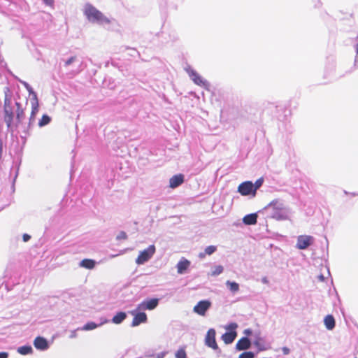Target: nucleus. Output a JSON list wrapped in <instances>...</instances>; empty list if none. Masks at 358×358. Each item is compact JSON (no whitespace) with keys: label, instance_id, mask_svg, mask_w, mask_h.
<instances>
[{"label":"nucleus","instance_id":"obj_12","mask_svg":"<svg viewBox=\"0 0 358 358\" xmlns=\"http://www.w3.org/2000/svg\"><path fill=\"white\" fill-rule=\"evenodd\" d=\"M148 322V316L146 313L141 310L138 314L135 315L133 318L131 327H135L139 326L141 324L146 323Z\"/></svg>","mask_w":358,"mask_h":358},{"label":"nucleus","instance_id":"obj_8","mask_svg":"<svg viewBox=\"0 0 358 358\" xmlns=\"http://www.w3.org/2000/svg\"><path fill=\"white\" fill-rule=\"evenodd\" d=\"M314 238L312 236L300 235L297 237L296 248L299 250H306L313 244Z\"/></svg>","mask_w":358,"mask_h":358},{"label":"nucleus","instance_id":"obj_7","mask_svg":"<svg viewBox=\"0 0 358 358\" xmlns=\"http://www.w3.org/2000/svg\"><path fill=\"white\" fill-rule=\"evenodd\" d=\"M238 192L242 196H251L252 197H255L257 194L253 182L250 180L241 182L238 187Z\"/></svg>","mask_w":358,"mask_h":358},{"label":"nucleus","instance_id":"obj_51","mask_svg":"<svg viewBox=\"0 0 358 358\" xmlns=\"http://www.w3.org/2000/svg\"><path fill=\"white\" fill-rule=\"evenodd\" d=\"M262 281L263 283H267L268 282V280H267V278L266 277L263 278Z\"/></svg>","mask_w":358,"mask_h":358},{"label":"nucleus","instance_id":"obj_18","mask_svg":"<svg viewBox=\"0 0 358 358\" xmlns=\"http://www.w3.org/2000/svg\"><path fill=\"white\" fill-rule=\"evenodd\" d=\"M78 264L80 267L92 270L95 268V266L97 264V262H96V260L92 259H83L79 262Z\"/></svg>","mask_w":358,"mask_h":358},{"label":"nucleus","instance_id":"obj_22","mask_svg":"<svg viewBox=\"0 0 358 358\" xmlns=\"http://www.w3.org/2000/svg\"><path fill=\"white\" fill-rule=\"evenodd\" d=\"M127 317V313L124 311H118L111 319V322L115 324H120Z\"/></svg>","mask_w":358,"mask_h":358},{"label":"nucleus","instance_id":"obj_26","mask_svg":"<svg viewBox=\"0 0 358 358\" xmlns=\"http://www.w3.org/2000/svg\"><path fill=\"white\" fill-rule=\"evenodd\" d=\"M51 122V117L47 115L44 114L43 115L42 117L38 121V126L39 127H43L46 125H48Z\"/></svg>","mask_w":358,"mask_h":358},{"label":"nucleus","instance_id":"obj_41","mask_svg":"<svg viewBox=\"0 0 358 358\" xmlns=\"http://www.w3.org/2000/svg\"><path fill=\"white\" fill-rule=\"evenodd\" d=\"M9 353L8 352H0V358H8Z\"/></svg>","mask_w":358,"mask_h":358},{"label":"nucleus","instance_id":"obj_39","mask_svg":"<svg viewBox=\"0 0 358 358\" xmlns=\"http://www.w3.org/2000/svg\"><path fill=\"white\" fill-rule=\"evenodd\" d=\"M281 350L284 355H288L290 353L289 348L286 346L282 347Z\"/></svg>","mask_w":358,"mask_h":358},{"label":"nucleus","instance_id":"obj_1","mask_svg":"<svg viewBox=\"0 0 358 358\" xmlns=\"http://www.w3.org/2000/svg\"><path fill=\"white\" fill-rule=\"evenodd\" d=\"M83 13L87 20L91 23L99 25L108 24L110 23V19L90 3L85 4Z\"/></svg>","mask_w":358,"mask_h":358},{"label":"nucleus","instance_id":"obj_40","mask_svg":"<svg viewBox=\"0 0 358 358\" xmlns=\"http://www.w3.org/2000/svg\"><path fill=\"white\" fill-rule=\"evenodd\" d=\"M31 236L28 234H24L22 235V240L24 242H28L31 239Z\"/></svg>","mask_w":358,"mask_h":358},{"label":"nucleus","instance_id":"obj_38","mask_svg":"<svg viewBox=\"0 0 358 358\" xmlns=\"http://www.w3.org/2000/svg\"><path fill=\"white\" fill-rule=\"evenodd\" d=\"M141 310H143L142 309H138V305L136 308H135L134 310L129 311V313L131 314V315H133L134 317L135 315L138 314Z\"/></svg>","mask_w":358,"mask_h":358},{"label":"nucleus","instance_id":"obj_5","mask_svg":"<svg viewBox=\"0 0 358 358\" xmlns=\"http://www.w3.org/2000/svg\"><path fill=\"white\" fill-rule=\"evenodd\" d=\"M187 72L194 84L210 91V83L207 80L202 78L195 70L189 69L187 70Z\"/></svg>","mask_w":358,"mask_h":358},{"label":"nucleus","instance_id":"obj_4","mask_svg":"<svg viewBox=\"0 0 358 358\" xmlns=\"http://www.w3.org/2000/svg\"><path fill=\"white\" fill-rule=\"evenodd\" d=\"M155 251L156 248L155 245H149L146 249L139 252L138 257L136 259V263L138 265L144 264L152 257Z\"/></svg>","mask_w":358,"mask_h":358},{"label":"nucleus","instance_id":"obj_3","mask_svg":"<svg viewBox=\"0 0 358 358\" xmlns=\"http://www.w3.org/2000/svg\"><path fill=\"white\" fill-rule=\"evenodd\" d=\"M271 208H272L271 212L269 213V215H268L271 218L278 221L288 220L289 215L287 208H286L283 203H280L278 199H275L271 201L263 208L262 212H268ZM261 212L262 210L259 211V213Z\"/></svg>","mask_w":358,"mask_h":358},{"label":"nucleus","instance_id":"obj_21","mask_svg":"<svg viewBox=\"0 0 358 358\" xmlns=\"http://www.w3.org/2000/svg\"><path fill=\"white\" fill-rule=\"evenodd\" d=\"M324 324L327 329L331 331L336 327V320L332 315H327L324 318Z\"/></svg>","mask_w":358,"mask_h":358},{"label":"nucleus","instance_id":"obj_20","mask_svg":"<svg viewBox=\"0 0 358 358\" xmlns=\"http://www.w3.org/2000/svg\"><path fill=\"white\" fill-rule=\"evenodd\" d=\"M190 265V262L186 259H182L178 262L177 264L176 268L178 270V273L180 274H183L185 273L187 269Z\"/></svg>","mask_w":358,"mask_h":358},{"label":"nucleus","instance_id":"obj_33","mask_svg":"<svg viewBox=\"0 0 358 358\" xmlns=\"http://www.w3.org/2000/svg\"><path fill=\"white\" fill-rule=\"evenodd\" d=\"M264 178H259L257 179L255 183H253V187L255 188V192H257V189L262 187L264 183Z\"/></svg>","mask_w":358,"mask_h":358},{"label":"nucleus","instance_id":"obj_15","mask_svg":"<svg viewBox=\"0 0 358 358\" xmlns=\"http://www.w3.org/2000/svg\"><path fill=\"white\" fill-rule=\"evenodd\" d=\"M16 106V113H15V127H17L18 124H21L22 120L25 117L24 109L22 108V104L20 102L16 101L15 103Z\"/></svg>","mask_w":358,"mask_h":358},{"label":"nucleus","instance_id":"obj_24","mask_svg":"<svg viewBox=\"0 0 358 358\" xmlns=\"http://www.w3.org/2000/svg\"><path fill=\"white\" fill-rule=\"evenodd\" d=\"M226 285L232 293H236L239 290V284L235 281L227 280Z\"/></svg>","mask_w":358,"mask_h":358},{"label":"nucleus","instance_id":"obj_9","mask_svg":"<svg viewBox=\"0 0 358 358\" xmlns=\"http://www.w3.org/2000/svg\"><path fill=\"white\" fill-rule=\"evenodd\" d=\"M211 302L208 299L201 300L194 306L193 310L198 315L204 316L206 315V312L211 307Z\"/></svg>","mask_w":358,"mask_h":358},{"label":"nucleus","instance_id":"obj_6","mask_svg":"<svg viewBox=\"0 0 358 358\" xmlns=\"http://www.w3.org/2000/svg\"><path fill=\"white\" fill-rule=\"evenodd\" d=\"M215 336V330L213 328L209 329L205 337V345L214 350L217 354H220L221 353V350L217 345Z\"/></svg>","mask_w":358,"mask_h":358},{"label":"nucleus","instance_id":"obj_48","mask_svg":"<svg viewBox=\"0 0 358 358\" xmlns=\"http://www.w3.org/2000/svg\"><path fill=\"white\" fill-rule=\"evenodd\" d=\"M206 254L205 252V251L203 252H200L198 255V257L200 258V259H203L205 257H206Z\"/></svg>","mask_w":358,"mask_h":358},{"label":"nucleus","instance_id":"obj_32","mask_svg":"<svg viewBox=\"0 0 358 358\" xmlns=\"http://www.w3.org/2000/svg\"><path fill=\"white\" fill-rule=\"evenodd\" d=\"M217 250V247L215 245H209V246H207L206 248H205V252L206 255H213L214 252H215Z\"/></svg>","mask_w":358,"mask_h":358},{"label":"nucleus","instance_id":"obj_10","mask_svg":"<svg viewBox=\"0 0 358 358\" xmlns=\"http://www.w3.org/2000/svg\"><path fill=\"white\" fill-rule=\"evenodd\" d=\"M159 303V299L158 298H147L138 304V309L152 310L157 307Z\"/></svg>","mask_w":358,"mask_h":358},{"label":"nucleus","instance_id":"obj_46","mask_svg":"<svg viewBox=\"0 0 358 358\" xmlns=\"http://www.w3.org/2000/svg\"><path fill=\"white\" fill-rule=\"evenodd\" d=\"M18 171H19V167H17L16 171H15V176L13 178V187L14 188V185H15V180H16V178L18 176Z\"/></svg>","mask_w":358,"mask_h":358},{"label":"nucleus","instance_id":"obj_34","mask_svg":"<svg viewBox=\"0 0 358 358\" xmlns=\"http://www.w3.org/2000/svg\"><path fill=\"white\" fill-rule=\"evenodd\" d=\"M223 270H224V268H223L222 266H221V265L216 266L215 267V269L212 272V275H215V276L218 275L223 272Z\"/></svg>","mask_w":358,"mask_h":358},{"label":"nucleus","instance_id":"obj_31","mask_svg":"<svg viewBox=\"0 0 358 358\" xmlns=\"http://www.w3.org/2000/svg\"><path fill=\"white\" fill-rule=\"evenodd\" d=\"M225 328L227 329V331L236 332L238 324L236 322H231L227 326H226Z\"/></svg>","mask_w":358,"mask_h":358},{"label":"nucleus","instance_id":"obj_25","mask_svg":"<svg viewBox=\"0 0 358 358\" xmlns=\"http://www.w3.org/2000/svg\"><path fill=\"white\" fill-rule=\"evenodd\" d=\"M100 324H97L94 322H88L85 324L83 327L80 328L81 330L83 331H91L97 328Z\"/></svg>","mask_w":358,"mask_h":358},{"label":"nucleus","instance_id":"obj_44","mask_svg":"<svg viewBox=\"0 0 358 358\" xmlns=\"http://www.w3.org/2000/svg\"><path fill=\"white\" fill-rule=\"evenodd\" d=\"M252 330L251 329H246L244 330V334H245L247 337H248L249 336L252 335Z\"/></svg>","mask_w":358,"mask_h":358},{"label":"nucleus","instance_id":"obj_2","mask_svg":"<svg viewBox=\"0 0 358 358\" xmlns=\"http://www.w3.org/2000/svg\"><path fill=\"white\" fill-rule=\"evenodd\" d=\"M4 104H3V120L9 131H13L14 127L15 113L12 104V94L10 89L6 87L4 90Z\"/></svg>","mask_w":358,"mask_h":358},{"label":"nucleus","instance_id":"obj_13","mask_svg":"<svg viewBox=\"0 0 358 358\" xmlns=\"http://www.w3.org/2000/svg\"><path fill=\"white\" fill-rule=\"evenodd\" d=\"M38 112V102L36 94H34V101H31V112L29 117V127H31L35 120V117Z\"/></svg>","mask_w":358,"mask_h":358},{"label":"nucleus","instance_id":"obj_29","mask_svg":"<svg viewBox=\"0 0 358 358\" xmlns=\"http://www.w3.org/2000/svg\"><path fill=\"white\" fill-rule=\"evenodd\" d=\"M255 353L252 351L243 352L239 355L238 358H255Z\"/></svg>","mask_w":358,"mask_h":358},{"label":"nucleus","instance_id":"obj_19","mask_svg":"<svg viewBox=\"0 0 358 358\" xmlns=\"http://www.w3.org/2000/svg\"><path fill=\"white\" fill-rule=\"evenodd\" d=\"M237 336V332L226 331L222 335V340L227 345L231 344Z\"/></svg>","mask_w":358,"mask_h":358},{"label":"nucleus","instance_id":"obj_49","mask_svg":"<svg viewBox=\"0 0 358 358\" xmlns=\"http://www.w3.org/2000/svg\"><path fill=\"white\" fill-rule=\"evenodd\" d=\"M322 6V2L320 0H317L316 4L315 5V7H320Z\"/></svg>","mask_w":358,"mask_h":358},{"label":"nucleus","instance_id":"obj_16","mask_svg":"<svg viewBox=\"0 0 358 358\" xmlns=\"http://www.w3.org/2000/svg\"><path fill=\"white\" fill-rule=\"evenodd\" d=\"M185 180V176L183 174L179 173L174 175L170 178L169 186L171 188H176L181 185Z\"/></svg>","mask_w":358,"mask_h":358},{"label":"nucleus","instance_id":"obj_36","mask_svg":"<svg viewBox=\"0 0 358 358\" xmlns=\"http://www.w3.org/2000/svg\"><path fill=\"white\" fill-rule=\"evenodd\" d=\"M31 127H29V125L27 126V128H25L23 131H22V135H21V138L22 139H24V143H25L26 141V139L27 138V136H29L30 135L29 134V130L31 129Z\"/></svg>","mask_w":358,"mask_h":358},{"label":"nucleus","instance_id":"obj_52","mask_svg":"<svg viewBox=\"0 0 358 358\" xmlns=\"http://www.w3.org/2000/svg\"><path fill=\"white\" fill-rule=\"evenodd\" d=\"M319 278L321 281H324V277L323 275H319Z\"/></svg>","mask_w":358,"mask_h":358},{"label":"nucleus","instance_id":"obj_37","mask_svg":"<svg viewBox=\"0 0 358 358\" xmlns=\"http://www.w3.org/2000/svg\"><path fill=\"white\" fill-rule=\"evenodd\" d=\"M127 238V235L126 232H124L123 231H120L116 237L117 240H125Z\"/></svg>","mask_w":358,"mask_h":358},{"label":"nucleus","instance_id":"obj_43","mask_svg":"<svg viewBox=\"0 0 358 358\" xmlns=\"http://www.w3.org/2000/svg\"><path fill=\"white\" fill-rule=\"evenodd\" d=\"M356 52H357V55L355 57V66H357V64H358V43L356 45Z\"/></svg>","mask_w":358,"mask_h":358},{"label":"nucleus","instance_id":"obj_30","mask_svg":"<svg viewBox=\"0 0 358 358\" xmlns=\"http://www.w3.org/2000/svg\"><path fill=\"white\" fill-rule=\"evenodd\" d=\"M63 61L64 62V66L67 67L71 65L73 63L77 62L78 58L76 56H71L66 60L63 59Z\"/></svg>","mask_w":358,"mask_h":358},{"label":"nucleus","instance_id":"obj_47","mask_svg":"<svg viewBox=\"0 0 358 358\" xmlns=\"http://www.w3.org/2000/svg\"><path fill=\"white\" fill-rule=\"evenodd\" d=\"M166 354V352H162L157 354L156 358H164L165 357Z\"/></svg>","mask_w":358,"mask_h":358},{"label":"nucleus","instance_id":"obj_35","mask_svg":"<svg viewBox=\"0 0 358 358\" xmlns=\"http://www.w3.org/2000/svg\"><path fill=\"white\" fill-rule=\"evenodd\" d=\"M22 83L25 87V88L27 90V91L29 92V94H33L34 97H33L32 101H34V94H36V93L34 91L33 88L27 82L23 81V82H22Z\"/></svg>","mask_w":358,"mask_h":358},{"label":"nucleus","instance_id":"obj_53","mask_svg":"<svg viewBox=\"0 0 358 358\" xmlns=\"http://www.w3.org/2000/svg\"><path fill=\"white\" fill-rule=\"evenodd\" d=\"M353 196H356V195H358V193H352V194Z\"/></svg>","mask_w":358,"mask_h":358},{"label":"nucleus","instance_id":"obj_54","mask_svg":"<svg viewBox=\"0 0 358 358\" xmlns=\"http://www.w3.org/2000/svg\"><path fill=\"white\" fill-rule=\"evenodd\" d=\"M355 358H357V357H355Z\"/></svg>","mask_w":358,"mask_h":358},{"label":"nucleus","instance_id":"obj_17","mask_svg":"<svg viewBox=\"0 0 358 358\" xmlns=\"http://www.w3.org/2000/svg\"><path fill=\"white\" fill-rule=\"evenodd\" d=\"M258 213H253L245 215L243 217V223L245 225H254L257 222Z\"/></svg>","mask_w":358,"mask_h":358},{"label":"nucleus","instance_id":"obj_11","mask_svg":"<svg viewBox=\"0 0 358 358\" xmlns=\"http://www.w3.org/2000/svg\"><path fill=\"white\" fill-rule=\"evenodd\" d=\"M34 347L41 351L47 350L50 348V343L43 336H37L34 341Z\"/></svg>","mask_w":358,"mask_h":358},{"label":"nucleus","instance_id":"obj_28","mask_svg":"<svg viewBox=\"0 0 358 358\" xmlns=\"http://www.w3.org/2000/svg\"><path fill=\"white\" fill-rule=\"evenodd\" d=\"M261 340H262V338H260V337L257 338L254 341L253 344L258 349V351H264L266 350V348L262 343H261V342H260Z\"/></svg>","mask_w":358,"mask_h":358},{"label":"nucleus","instance_id":"obj_45","mask_svg":"<svg viewBox=\"0 0 358 358\" xmlns=\"http://www.w3.org/2000/svg\"><path fill=\"white\" fill-rule=\"evenodd\" d=\"M76 337H77L76 330L71 331V334L69 335V338H75Z\"/></svg>","mask_w":358,"mask_h":358},{"label":"nucleus","instance_id":"obj_23","mask_svg":"<svg viewBox=\"0 0 358 358\" xmlns=\"http://www.w3.org/2000/svg\"><path fill=\"white\" fill-rule=\"evenodd\" d=\"M17 352L22 355H31L33 352V348L29 345L20 346L17 349Z\"/></svg>","mask_w":358,"mask_h":358},{"label":"nucleus","instance_id":"obj_50","mask_svg":"<svg viewBox=\"0 0 358 358\" xmlns=\"http://www.w3.org/2000/svg\"><path fill=\"white\" fill-rule=\"evenodd\" d=\"M2 152H3V148H2V145L1 143L0 144V159H1V157H2Z\"/></svg>","mask_w":358,"mask_h":358},{"label":"nucleus","instance_id":"obj_27","mask_svg":"<svg viewBox=\"0 0 358 358\" xmlns=\"http://www.w3.org/2000/svg\"><path fill=\"white\" fill-rule=\"evenodd\" d=\"M176 358H187L186 346L182 345L175 352Z\"/></svg>","mask_w":358,"mask_h":358},{"label":"nucleus","instance_id":"obj_42","mask_svg":"<svg viewBox=\"0 0 358 358\" xmlns=\"http://www.w3.org/2000/svg\"><path fill=\"white\" fill-rule=\"evenodd\" d=\"M43 2L46 6H52L54 4L55 0H43Z\"/></svg>","mask_w":358,"mask_h":358},{"label":"nucleus","instance_id":"obj_14","mask_svg":"<svg viewBox=\"0 0 358 358\" xmlns=\"http://www.w3.org/2000/svg\"><path fill=\"white\" fill-rule=\"evenodd\" d=\"M251 347V341L247 336L241 338L236 344V350L242 351L249 349Z\"/></svg>","mask_w":358,"mask_h":358}]
</instances>
